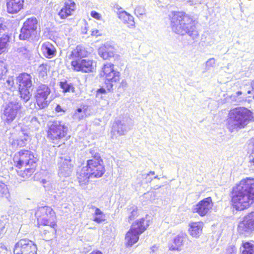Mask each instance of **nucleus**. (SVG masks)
Returning <instances> with one entry per match:
<instances>
[{"mask_svg":"<svg viewBox=\"0 0 254 254\" xmlns=\"http://www.w3.org/2000/svg\"><path fill=\"white\" fill-rule=\"evenodd\" d=\"M35 164L33 166H28L25 167V170L21 172L20 175L24 178H27L30 177L34 171Z\"/></svg>","mask_w":254,"mask_h":254,"instance_id":"4c0bfd02","label":"nucleus"},{"mask_svg":"<svg viewBox=\"0 0 254 254\" xmlns=\"http://www.w3.org/2000/svg\"><path fill=\"white\" fill-rule=\"evenodd\" d=\"M134 13L137 16L144 14L145 13L144 7L141 6H137L134 9Z\"/></svg>","mask_w":254,"mask_h":254,"instance_id":"79ce46f5","label":"nucleus"},{"mask_svg":"<svg viewBox=\"0 0 254 254\" xmlns=\"http://www.w3.org/2000/svg\"><path fill=\"white\" fill-rule=\"evenodd\" d=\"M7 251L6 249L5 248H1L0 250V254H4L5 252Z\"/></svg>","mask_w":254,"mask_h":254,"instance_id":"6e6d98bb","label":"nucleus"},{"mask_svg":"<svg viewBox=\"0 0 254 254\" xmlns=\"http://www.w3.org/2000/svg\"><path fill=\"white\" fill-rule=\"evenodd\" d=\"M213 204L210 197L204 198L193 205L192 212L197 213L200 216H204L207 215L212 209Z\"/></svg>","mask_w":254,"mask_h":254,"instance_id":"4468645a","label":"nucleus"},{"mask_svg":"<svg viewBox=\"0 0 254 254\" xmlns=\"http://www.w3.org/2000/svg\"><path fill=\"white\" fill-rule=\"evenodd\" d=\"M55 110L58 113H59V112H64V110L62 109V108H61V107L58 105L55 109Z\"/></svg>","mask_w":254,"mask_h":254,"instance_id":"5fc2aeb1","label":"nucleus"},{"mask_svg":"<svg viewBox=\"0 0 254 254\" xmlns=\"http://www.w3.org/2000/svg\"><path fill=\"white\" fill-rule=\"evenodd\" d=\"M7 71L5 64L0 61V80L4 77Z\"/></svg>","mask_w":254,"mask_h":254,"instance_id":"ea45409f","label":"nucleus"},{"mask_svg":"<svg viewBox=\"0 0 254 254\" xmlns=\"http://www.w3.org/2000/svg\"><path fill=\"white\" fill-rule=\"evenodd\" d=\"M127 220L128 222L134 220L138 216L137 208L135 205L131 206L127 208Z\"/></svg>","mask_w":254,"mask_h":254,"instance_id":"f704fd0d","label":"nucleus"},{"mask_svg":"<svg viewBox=\"0 0 254 254\" xmlns=\"http://www.w3.org/2000/svg\"><path fill=\"white\" fill-rule=\"evenodd\" d=\"M188 238L186 233H181L173 239V244L169 246V250L173 251H181L184 245V241Z\"/></svg>","mask_w":254,"mask_h":254,"instance_id":"412c9836","label":"nucleus"},{"mask_svg":"<svg viewBox=\"0 0 254 254\" xmlns=\"http://www.w3.org/2000/svg\"><path fill=\"white\" fill-rule=\"evenodd\" d=\"M91 36L95 37L101 36L102 35V31L98 29H92L91 30Z\"/></svg>","mask_w":254,"mask_h":254,"instance_id":"49530a36","label":"nucleus"},{"mask_svg":"<svg viewBox=\"0 0 254 254\" xmlns=\"http://www.w3.org/2000/svg\"><path fill=\"white\" fill-rule=\"evenodd\" d=\"M9 193V190L7 186L1 182H0V196H3L7 195Z\"/></svg>","mask_w":254,"mask_h":254,"instance_id":"58836bf2","label":"nucleus"},{"mask_svg":"<svg viewBox=\"0 0 254 254\" xmlns=\"http://www.w3.org/2000/svg\"><path fill=\"white\" fill-rule=\"evenodd\" d=\"M48 137L55 142L64 138L67 134V127L59 121H55L49 125Z\"/></svg>","mask_w":254,"mask_h":254,"instance_id":"0eeeda50","label":"nucleus"},{"mask_svg":"<svg viewBox=\"0 0 254 254\" xmlns=\"http://www.w3.org/2000/svg\"><path fill=\"white\" fill-rule=\"evenodd\" d=\"M98 54L104 60L113 57L115 52L114 48L108 44L101 46L98 50Z\"/></svg>","mask_w":254,"mask_h":254,"instance_id":"4be33fe9","label":"nucleus"},{"mask_svg":"<svg viewBox=\"0 0 254 254\" xmlns=\"http://www.w3.org/2000/svg\"><path fill=\"white\" fill-rule=\"evenodd\" d=\"M172 30L181 35L188 34L193 39L198 37L195 21L189 15L181 12H174L171 18Z\"/></svg>","mask_w":254,"mask_h":254,"instance_id":"f03ea898","label":"nucleus"},{"mask_svg":"<svg viewBox=\"0 0 254 254\" xmlns=\"http://www.w3.org/2000/svg\"><path fill=\"white\" fill-rule=\"evenodd\" d=\"M39 70L41 74H42L43 76H44V75L46 74L47 69L45 66L43 65H40L39 67Z\"/></svg>","mask_w":254,"mask_h":254,"instance_id":"603ef678","label":"nucleus"},{"mask_svg":"<svg viewBox=\"0 0 254 254\" xmlns=\"http://www.w3.org/2000/svg\"><path fill=\"white\" fill-rule=\"evenodd\" d=\"M6 29V27L4 23L3 20L0 18V35L4 33Z\"/></svg>","mask_w":254,"mask_h":254,"instance_id":"a18cd8bd","label":"nucleus"},{"mask_svg":"<svg viewBox=\"0 0 254 254\" xmlns=\"http://www.w3.org/2000/svg\"><path fill=\"white\" fill-rule=\"evenodd\" d=\"M236 95L237 96L240 95H242V91H238L237 92H236Z\"/></svg>","mask_w":254,"mask_h":254,"instance_id":"69168bd1","label":"nucleus"},{"mask_svg":"<svg viewBox=\"0 0 254 254\" xmlns=\"http://www.w3.org/2000/svg\"><path fill=\"white\" fill-rule=\"evenodd\" d=\"M37 160L33 153L28 150H21L15 153L13 157L15 165L19 169L22 167L33 166L36 164Z\"/></svg>","mask_w":254,"mask_h":254,"instance_id":"6e6552de","label":"nucleus"},{"mask_svg":"<svg viewBox=\"0 0 254 254\" xmlns=\"http://www.w3.org/2000/svg\"><path fill=\"white\" fill-rule=\"evenodd\" d=\"M21 104L16 101H11L4 106L3 118L7 123L12 122L20 113Z\"/></svg>","mask_w":254,"mask_h":254,"instance_id":"f8f14e48","label":"nucleus"},{"mask_svg":"<svg viewBox=\"0 0 254 254\" xmlns=\"http://www.w3.org/2000/svg\"><path fill=\"white\" fill-rule=\"evenodd\" d=\"M251 225V224L247 220L246 217L245 216L243 221L240 222L238 224V231L241 234H250L254 231L253 227Z\"/></svg>","mask_w":254,"mask_h":254,"instance_id":"cd10ccee","label":"nucleus"},{"mask_svg":"<svg viewBox=\"0 0 254 254\" xmlns=\"http://www.w3.org/2000/svg\"><path fill=\"white\" fill-rule=\"evenodd\" d=\"M58 165V175L61 179L67 178L71 175L73 166L69 157L60 158Z\"/></svg>","mask_w":254,"mask_h":254,"instance_id":"2eb2a0df","label":"nucleus"},{"mask_svg":"<svg viewBox=\"0 0 254 254\" xmlns=\"http://www.w3.org/2000/svg\"><path fill=\"white\" fill-rule=\"evenodd\" d=\"M77 177L80 186L82 187L88 184L90 178H93L86 166L77 172Z\"/></svg>","mask_w":254,"mask_h":254,"instance_id":"6ab92c4d","label":"nucleus"},{"mask_svg":"<svg viewBox=\"0 0 254 254\" xmlns=\"http://www.w3.org/2000/svg\"><path fill=\"white\" fill-rule=\"evenodd\" d=\"M16 82L19 85V92L21 99L24 102H27L32 95L30 92L32 86L31 75L26 73H21L16 77Z\"/></svg>","mask_w":254,"mask_h":254,"instance_id":"39448f33","label":"nucleus"},{"mask_svg":"<svg viewBox=\"0 0 254 254\" xmlns=\"http://www.w3.org/2000/svg\"><path fill=\"white\" fill-rule=\"evenodd\" d=\"M251 86L252 88V90H248L247 93L249 94H251V95L249 96V97H253V98L254 99V81L252 82Z\"/></svg>","mask_w":254,"mask_h":254,"instance_id":"8fccbe9b","label":"nucleus"},{"mask_svg":"<svg viewBox=\"0 0 254 254\" xmlns=\"http://www.w3.org/2000/svg\"><path fill=\"white\" fill-rule=\"evenodd\" d=\"M106 92V90L105 89L101 88L98 90V93H100L101 94H104Z\"/></svg>","mask_w":254,"mask_h":254,"instance_id":"4d7b16f0","label":"nucleus"},{"mask_svg":"<svg viewBox=\"0 0 254 254\" xmlns=\"http://www.w3.org/2000/svg\"><path fill=\"white\" fill-rule=\"evenodd\" d=\"M203 227L202 222H191L189 224V233L194 238H198L201 235Z\"/></svg>","mask_w":254,"mask_h":254,"instance_id":"a878e982","label":"nucleus"},{"mask_svg":"<svg viewBox=\"0 0 254 254\" xmlns=\"http://www.w3.org/2000/svg\"><path fill=\"white\" fill-rule=\"evenodd\" d=\"M50 93L51 89L47 85L41 84L37 87L35 98L40 109H44L49 105L48 98Z\"/></svg>","mask_w":254,"mask_h":254,"instance_id":"ddd939ff","label":"nucleus"},{"mask_svg":"<svg viewBox=\"0 0 254 254\" xmlns=\"http://www.w3.org/2000/svg\"><path fill=\"white\" fill-rule=\"evenodd\" d=\"M254 202V179L247 178L242 180L233 188L232 203L237 210H243Z\"/></svg>","mask_w":254,"mask_h":254,"instance_id":"f257e3e1","label":"nucleus"},{"mask_svg":"<svg viewBox=\"0 0 254 254\" xmlns=\"http://www.w3.org/2000/svg\"><path fill=\"white\" fill-rule=\"evenodd\" d=\"M38 224L39 226H48L54 230L51 232L53 234L55 231L56 215L53 209L47 206L39 207L35 212Z\"/></svg>","mask_w":254,"mask_h":254,"instance_id":"20e7f679","label":"nucleus"},{"mask_svg":"<svg viewBox=\"0 0 254 254\" xmlns=\"http://www.w3.org/2000/svg\"><path fill=\"white\" fill-rule=\"evenodd\" d=\"M29 134L24 130H21L18 132V138L13 139L10 143L14 147H22L25 146L27 141L29 140Z\"/></svg>","mask_w":254,"mask_h":254,"instance_id":"aec40b11","label":"nucleus"},{"mask_svg":"<svg viewBox=\"0 0 254 254\" xmlns=\"http://www.w3.org/2000/svg\"><path fill=\"white\" fill-rule=\"evenodd\" d=\"M131 119L128 117L117 120L113 124L112 132H117L119 135H124L130 129L129 123Z\"/></svg>","mask_w":254,"mask_h":254,"instance_id":"f3484780","label":"nucleus"},{"mask_svg":"<svg viewBox=\"0 0 254 254\" xmlns=\"http://www.w3.org/2000/svg\"><path fill=\"white\" fill-rule=\"evenodd\" d=\"M90 154L92 155L93 159H94V155L95 154H98V153H95V151L93 149H90Z\"/></svg>","mask_w":254,"mask_h":254,"instance_id":"13d9d810","label":"nucleus"},{"mask_svg":"<svg viewBox=\"0 0 254 254\" xmlns=\"http://www.w3.org/2000/svg\"><path fill=\"white\" fill-rule=\"evenodd\" d=\"M7 11L9 13H16L23 7L24 0H7Z\"/></svg>","mask_w":254,"mask_h":254,"instance_id":"5701e85b","label":"nucleus"},{"mask_svg":"<svg viewBox=\"0 0 254 254\" xmlns=\"http://www.w3.org/2000/svg\"><path fill=\"white\" fill-rule=\"evenodd\" d=\"M215 59L213 58L208 59L205 63V71H207L211 67H214L215 64Z\"/></svg>","mask_w":254,"mask_h":254,"instance_id":"a19ab883","label":"nucleus"},{"mask_svg":"<svg viewBox=\"0 0 254 254\" xmlns=\"http://www.w3.org/2000/svg\"><path fill=\"white\" fill-rule=\"evenodd\" d=\"M154 178H155V179H159V178L158 177V176H155V177H154Z\"/></svg>","mask_w":254,"mask_h":254,"instance_id":"338daca9","label":"nucleus"},{"mask_svg":"<svg viewBox=\"0 0 254 254\" xmlns=\"http://www.w3.org/2000/svg\"><path fill=\"white\" fill-rule=\"evenodd\" d=\"M95 209V212L93 214V220L98 223H101L105 221V215L99 208L92 206Z\"/></svg>","mask_w":254,"mask_h":254,"instance_id":"473e14b6","label":"nucleus"},{"mask_svg":"<svg viewBox=\"0 0 254 254\" xmlns=\"http://www.w3.org/2000/svg\"><path fill=\"white\" fill-rule=\"evenodd\" d=\"M64 185H62V184L59 183L57 185V186H55L53 190V195L54 198L57 201H62L63 200L64 198L66 195V185L67 183L63 180Z\"/></svg>","mask_w":254,"mask_h":254,"instance_id":"393cba45","label":"nucleus"},{"mask_svg":"<svg viewBox=\"0 0 254 254\" xmlns=\"http://www.w3.org/2000/svg\"><path fill=\"white\" fill-rule=\"evenodd\" d=\"M6 83L9 88L12 87L14 84V80L12 77H8L6 80Z\"/></svg>","mask_w":254,"mask_h":254,"instance_id":"3c124183","label":"nucleus"},{"mask_svg":"<svg viewBox=\"0 0 254 254\" xmlns=\"http://www.w3.org/2000/svg\"><path fill=\"white\" fill-rule=\"evenodd\" d=\"M188 2V3H189L190 5H192L195 4V3H193V1L190 0V1H189Z\"/></svg>","mask_w":254,"mask_h":254,"instance_id":"0e129e2a","label":"nucleus"},{"mask_svg":"<svg viewBox=\"0 0 254 254\" xmlns=\"http://www.w3.org/2000/svg\"><path fill=\"white\" fill-rule=\"evenodd\" d=\"M8 41L9 37L7 36L0 38V54L6 51Z\"/></svg>","mask_w":254,"mask_h":254,"instance_id":"e433bc0d","label":"nucleus"},{"mask_svg":"<svg viewBox=\"0 0 254 254\" xmlns=\"http://www.w3.org/2000/svg\"><path fill=\"white\" fill-rule=\"evenodd\" d=\"M18 51L19 53H21V54L23 55L24 57L27 58L28 57L29 55V52L24 47H21L18 49Z\"/></svg>","mask_w":254,"mask_h":254,"instance_id":"c03bdc74","label":"nucleus"},{"mask_svg":"<svg viewBox=\"0 0 254 254\" xmlns=\"http://www.w3.org/2000/svg\"><path fill=\"white\" fill-rule=\"evenodd\" d=\"M253 120L252 113L247 108L238 107L231 110L227 119L228 128L233 132L244 128L251 121Z\"/></svg>","mask_w":254,"mask_h":254,"instance_id":"7ed1b4c3","label":"nucleus"},{"mask_svg":"<svg viewBox=\"0 0 254 254\" xmlns=\"http://www.w3.org/2000/svg\"><path fill=\"white\" fill-rule=\"evenodd\" d=\"M149 225V220L141 218L135 221L131 226L130 228L133 230L140 235L144 232Z\"/></svg>","mask_w":254,"mask_h":254,"instance_id":"b1692460","label":"nucleus"},{"mask_svg":"<svg viewBox=\"0 0 254 254\" xmlns=\"http://www.w3.org/2000/svg\"><path fill=\"white\" fill-rule=\"evenodd\" d=\"M117 12L119 18L124 23L127 24L128 27L130 28H133L135 27L134 18L132 15L125 10L119 11Z\"/></svg>","mask_w":254,"mask_h":254,"instance_id":"bb28decb","label":"nucleus"},{"mask_svg":"<svg viewBox=\"0 0 254 254\" xmlns=\"http://www.w3.org/2000/svg\"><path fill=\"white\" fill-rule=\"evenodd\" d=\"M76 9V4L72 0H66L64 3V6L58 13V15L62 19H65L71 15Z\"/></svg>","mask_w":254,"mask_h":254,"instance_id":"a211bd4d","label":"nucleus"},{"mask_svg":"<svg viewBox=\"0 0 254 254\" xmlns=\"http://www.w3.org/2000/svg\"><path fill=\"white\" fill-rule=\"evenodd\" d=\"M140 234L137 231L131 230V228L128 231L125 237L126 244L127 247H131L137 242Z\"/></svg>","mask_w":254,"mask_h":254,"instance_id":"7c9ffc66","label":"nucleus"},{"mask_svg":"<svg viewBox=\"0 0 254 254\" xmlns=\"http://www.w3.org/2000/svg\"><path fill=\"white\" fill-rule=\"evenodd\" d=\"M83 32L85 34L87 33V31H83Z\"/></svg>","mask_w":254,"mask_h":254,"instance_id":"774afa93","label":"nucleus"},{"mask_svg":"<svg viewBox=\"0 0 254 254\" xmlns=\"http://www.w3.org/2000/svg\"><path fill=\"white\" fill-rule=\"evenodd\" d=\"M88 52L85 48L81 46H77L75 49H74L69 56V59H73V60H78V59L82 60V59L87 57Z\"/></svg>","mask_w":254,"mask_h":254,"instance_id":"c85d7f7f","label":"nucleus"},{"mask_svg":"<svg viewBox=\"0 0 254 254\" xmlns=\"http://www.w3.org/2000/svg\"><path fill=\"white\" fill-rule=\"evenodd\" d=\"M41 51L44 56L49 59L52 58L56 54V48L49 42H45L42 44Z\"/></svg>","mask_w":254,"mask_h":254,"instance_id":"c756f323","label":"nucleus"},{"mask_svg":"<svg viewBox=\"0 0 254 254\" xmlns=\"http://www.w3.org/2000/svg\"><path fill=\"white\" fill-rule=\"evenodd\" d=\"M99 154H95L94 159L87 161L86 167L93 178H100L104 174L105 170Z\"/></svg>","mask_w":254,"mask_h":254,"instance_id":"9b49d317","label":"nucleus"},{"mask_svg":"<svg viewBox=\"0 0 254 254\" xmlns=\"http://www.w3.org/2000/svg\"><path fill=\"white\" fill-rule=\"evenodd\" d=\"M38 21L35 17L27 19L23 23L19 37L20 40H25L35 37L37 34Z\"/></svg>","mask_w":254,"mask_h":254,"instance_id":"1a4fd4ad","label":"nucleus"},{"mask_svg":"<svg viewBox=\"0 0 254 254\" xmlns=\"http://www.w3.org/2000/svg\"><path fill=\"white\" fill-rule=\"evenodd\" d=\"M100 74L105 77L107 90L109 91L112 89L113 84L119 81L121 77L120 72L114 69V64L111 63L103 65Z\"/></svg>","mask_w":254,"mask_h":254,"instance_id":"423d86ee","label":"nucleus"},{"mask_svg":"<svg viewBox=\"0 0 254 254\" xmlns=\"http://www.w3.org/2000/svg\"><path fill=\"white\" fill-rule=\"evenodd\" d=\"M155 172L154 171H150L148 174H144L143 176L145 177L146 179V183H150L153 180L152 178H149L150 175H154Z\"/></svg>","mask_w":254,"mask_h":254,"instance_id":"de8ad7c7","label":"nucleus"},{"mask_svg":"<svg viewBox=\"0 0 254 254\" xmlns=\"http://www.w3.org/2000/svg\"><path fill=\"white\" fill-rule=\"evenodd\" d=\"M89 254H103L102 253L99 251H93Z\"/></svg>","mask_w":254,"mask_h":254,"instance_id":"bf43d9fd","label":"nucleus"},{"mask_svg":"<svg viewBox=\"0 0 254 254\" xmlns=\"http://www.w3.org/2000/svg\"><path fill=\"white\" fill-rule=\"evenodd\" d=\"M61 88L63 90L64 92H68L74 91V87L71 83H68L66 80L60 82Z\"/></svg>","mask_w":254,"mask_h":254,"instance_id":"c9c22d12","label":"nucleus"},{"mask_svg":"<svg viewBox=\"0 0 254 254\" xmlns=\"http://www.w3.org/2000/svg\"><path fill=\"white\" fill-rule=\"evenodd\" d=\"M114 8H115V9L118 10H121V9H122V8L121 6H120L119 5H115V6H114Z\"/></svg>","mask_w":254,"mask_h":254,"instance_id":"680f3d73","label":"nucleus"},{"mask_svg":"<svg viewBox=\"0 0 254 254\" xmlns=\"http://www.w3.org/2000/svg\"><path fill=\"white\" fill-rule=\"evenodd\" d=\"M236 253H237V249L233 245H230L226 249V254H236Z\"/></svg>","mask_w":254,"mask_h":254,"instance_id":"37998d69","label":"nucleus"},{"mask_svg":"<svg viewBox=\"0 0 254 254\" xmlns=\"http://www.w3.org/2000/svg\"><path fill=\"white\" fill-rule=\"evenodd\" d=\"M47 230H44V233H44V234L45 235V239H46V238H47V239H51V237H46V234H47Z\"/></svg>","mask_w":254,"mask_h":254,"instance_id":"e2e57ef3","label":"nucleus"},{"mask_svg":"<svg viewBox=\"0 0 254 254\" xmlns=\"http://www.w3.org/2000/svg\"><path fill=\"white\" fill-rule=\"evenodd\" d=\"M73 69L82 72H92L94 69L93 61L86 59L73 60L71 63Z\"/></svg>","mask_w":254,"mask_h":254,"instance_id":"dca6fc26","label":"nucleus"},{"mask_svg":"<svg viewBox=\"0 0 254 254\" xmlns=\"http://www.w3.org/2000/svg\"><path fill=\"white\" fill-rule=\"evenodd\" d=\"M127 83L126 80L124 79L122 80L121 83H120V87H122L123 88H125L127 87Z\"/></svg>","mask_w":254,"mask_h":254,"instance_id":"864d4df0","label":"nucleus"},{"mask_svg":"<svg viewBox=\"0 0 254 254\" xmlns=\"http://www.w3.org/2000/svg\"><path fill=\"white\" fill-rule=\"evenodd\" d=\"M143 175L144 174H140L139 175V179L141 180V181H142L143 180H144L145 179L146 180V179H145V177L143 176Z\"/></svg>","mask_w":254,"mask_h":254,"instance_id":"052dcab7","label":"nucleus"},{"mask_svg":"<svg viewBox=\"0 0 254 254\" xmlns=\"http://www.w3.org/2000/svg\"><path fill=\"white\" fill-rule=\"evenodd\" d=\"M241 251L242 254H254V245L250 242H243Z\"/></svg>","mask_w":254,"mask_h":254,"instance_id":"72a5a7b5","label":"nucleus"},{"mask_svg":"<svg viewBox=\"0 0 254 254\" xmlns=\"http://www.w3.org/2000/svg\"><path fill=\"white\" fill-rule=\"evenodd\" d=\"M37 246L33 242L27 239L20 240L13 249L14 254H37Z\"/></svg>","mask_w":254,"mask_h":254,"instance_id":"9d476101","label":"nucleus"},{"mask_svg":"<svg viewBox=\"0 0 254 254\" xmlns=\"http://www.w3.org/2000/svg\"><path fill=\"white\" fill-rule=\"evenodd\" d=\"M91 16L92 17H93L96 19H98V20H101V18H102L101 15L95 11H91Z\"/></svg>","mask_w":254,"mask_h":254,"instance_id":"09e8293b","label":"nucleus"},{"mask_svg":"<svg viewBox=\"0 0 254 254\" xmlns=\"http://www.w3.org/2000/svg\"><path fill=\"white\" fill-rule=\"evenodd\" d=\"M90 115L89 111L87 107L78 108L74 113L73 117L75 120H82Z\"/></svg>","mask_w":254,"mask_h":254,"instance_id":"2f4dec72","label":"nucleus"}]
</instances>
